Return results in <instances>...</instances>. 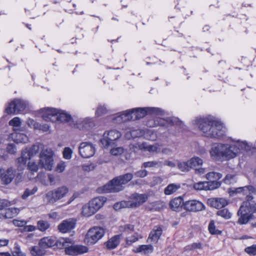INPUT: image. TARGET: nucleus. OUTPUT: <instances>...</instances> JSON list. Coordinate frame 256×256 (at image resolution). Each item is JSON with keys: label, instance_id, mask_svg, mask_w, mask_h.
Masks as SVG:
<instances>
[{"label": "nucleus", "instance_id": "1", "mask_svg": "<svg viewBox=\"0 0 256 256\" xmlns=\"http://www.w3.org/2000/svg\"><path fill=\"white\" fill-rule=\"evenodd\" d=\"M248 147L246 141L232 139L229 144H213L210 150V154L214 160H228L236 157Z\"/></svg>", "mask_w": 256, "mask_h": 256}, {"label": "nucleus", "instance_id": "2", "mask_svg": "<svg viewBox=\"0 0 256 256\" xmlns=\"http://www.w3.org/2000/svg\"><path fill=\"white\" fill-rule=\"evenodd\" d=\"M236 193L243 192L246 196V200L242 202L238 212V223L246 224L253 218V214L256 213V203L252 200L250 194H254L256 190L252 186L240 187L236 189Z\"/></svg>", "mask_w": 256, "mask_h": 256}, {"label": "nucleus", "instance_id": "3", "mask_svg": "<svg viewBox=\"0 0 256 256\" xmlns=\"http://www.w3.org/2000/svg\"><path fill=\"white\" fill-rule=\"evenodd\" d=\"M194 124L207 137L220 138L226 132L222 124L211 116L197 118L194 121Z\"/></svg>", "mask_w": 256, "mask_h": 256}, {"label": "nucleus", "instance_id": "4", "mask_svg": "<svg viewBox=\"0 0 256 256\" xmlns=\"http://www.w3.org/2000/svg\"><path fill=\"white\" fill-rule=\"evenodd\" d=\"M133 178L132 174L128 173L124 175L118 176L104 186L98 188L100 192H115L123 190V184L130 182Z\"/></svg>", "mask_w": 256, "mask_h": 256}, {"label": "nucleus", "instance_id": "5", "mask_svg": "<svg viewBox=\"0 0 256 256\" xmlns=\"http://www.w3.org/2000/svg\"><path fill=\"white\" fill-rule=\"evenodd\" d=\"M148 114L146 108H134L118 113L113 116L112 120L115 123H122L131 120H135L141 118Z\"/></svg>", "mask_w": 256, "mask_h": 256}, {"label": "nucleus", "instance_id": "6", "mask_svg": "<svg viewBox=\"0 0 256 256\" xmlns=\"http://www.w3.org/2000/svg\"><path fill=\"white\" fill-rule=\"evenodd\" d=\"M106 200L107 198L104 196L96 197L92 199L82 206L81 214L85 217L91 216L102 207Z\"/></svg>", "mask_w": 256, "mask_h": 256}, {"label": "nucleus", "instance_id": "7", "mask_svg": "<svg viewBox=\"0 0 256 256\" xmlns=\"http://www.w3.org/2000/svg\"><path fill=\"white\" fill-rule=\"evenodd\" d=\"M54 153L52 149L44 148L39 155L38 166L40 168L51 171L54 167Z\"/></svg>", "mask_w": 256, "mask_h": 256}, {"label": "nucleus", "instance_id": "8", "mask_svg": "<svg viewBox=\"0 0 256 256\" xmlns=\"http://www.w3.org/2000/svg\"><path fill=\"white\" fill-rule=\"evenodd\" d=\"M58 242L65 248V252L66 254L70 256H76L86 253L88 252L86 246L82 245H70V242L68 238H60Z\"/></svg>", "mask_w": 256, "mask_h": 256}, {"label": "nucleus", "instance_id": "9", "mask_svg": "<svg viewBox=\"0 0 256 256\" xmlns=\"http://www.w3.org/2000/svg\"><path fill=\"white\" fill-rule=\"evenodd\" d=\"M104 233L105 230L102 228L94 226L88 230L84 242L88 244H94L104 236Z\"/></svg>", "mask_w": 256, "mask_h": 256}, {"label": "nucleus", "instance_id": "10", "mask_svg": "<svg viewBox=\"0 0 256 256\" xmlns=\"http://www.w3.org/2000/svg\"><path fill=\"white\" fill-rule=\"evenodd\" d=\"M96 147L89 142H82L78 146V152L80 156L84 158L92 156L96 152Z\"/></svg>", "mask_w": 256, "mask_h": 256}, {"label": "nucleus", "instance_id": "11", "mask_svg": "<svg viewBox=\"0 0 256 256\" xmlns=\"http://www.w3.org/2000/svg\"><path fill=\"white\" fill-rule=\"evenodd\" d=\"M129 148L130 150L134 152L138 150L148 151L150 152H158L160 150V145L158 144L150 145L146 142L134 143L130 144Z\"/></svg>", "mask_w": 256, "mask_h": 256}, {"label": "nucleus", "instance_id": "12", "mask_svg": "<svg viewBox=\"0 0 256 256\" xmlns=\"http://www.w3.org/2000/svg\"><path fill=\"white\" fill-rule=\"evenodd\" d=\"M120 136L121 133L119 131L112 130L106 132L100 141L104 147H108L111 144L112 142L118 140Z\"/></svg>", "mask_w": 256, "mask_h": 256}, {"label": "nucleus", "instance_id": "13", "mask_svg": "<svg viewBox=\"0 0 256 256\" xmlns=\"http://www.w3.org/2000/svg\"><path fill=\"white\" fill-rule=\"evenodd\" d=\"M40 148L38 146H34L29 150H24L22 152V156L17 159L20 164L24 165L28 160L31 161L32 158L38 152Z\"/></svg>", "mask_w": 256, "mask_h": 256}, {"label": "nucleus", "instance_id": "14", "mask_svg": "<svg viewBox=\"0 0 256 256\" xmlns=\"http://www.w3.org/2000/svg\"><path fill=\"white\" fill-rule=\"evenodd\" d=\"M143 135L145 136L146 138L151 140H154L156 138V134L149 131L145 133L144 132L139 129L132 130V131H127L125 134V138L129 140L131 138L140 137Z\"/></svg>", "mask_w": 256, "mask_h": 256}, {"label": "nucleus", "instance_id": "15", "mask_svg": "<svg viewBox=\"0 0 256 256\" xmlns=\"http://www.w3.org/2000/svg\"><path fill=\"white\" fill-rule=\"evenodd\" d=\"M15 176V170L12 168L7 170L0 168V181L2 184H8Z\"/></svg>", "mask_w": 256, "mask_h": 256}, {"label": "nucleus", "instance_id": "16", "mask_svg": "<svg viewBox=\"0 0 256 256\" xmlns=\"http://www.w3.org/2000/svg\"><path fill=\"white\" fill-rule=\"evenodd\" d=\"M147 200L146 194L135 193L130 196L128 202L130 208H137L145 202Z\"/></svg>", "mask_w": 256, "mask_h": 256}, {"label": "nucleus", "instance_id": "17", "mask_svg": "<svg viewBox=\"0 0 256 256\" xmlns=\"http://www.w3.org/2000/svg\"><path fill=\"white\" fill-rule=\"evenodd\" d=\"M184 208L189 212H199L205 209V206L202 202L195 200L186 201L184 204Z\"/></svg>", "mask_w": 256, "mask_h": 256}, {"label": "nucleus", "instance_id": "18", "mask_svg": "<svg viewBox=\"0 0 256 256\" xmlns=\"http://www.w3.org/2000/svg\"><path fill=\"white\" fill-rule=\"evenodd\" d=\"M42 117L46 121L52 122L56 120V116L58 114V110L53 108H44L41 110Z\"/></svg>", "mask_w": 256, "mask_h": 256}, {"label": "nucleus", "instance_id": "19", "mask_svg": "<svg viewBox=\"0 0 256 256\" xmlns=\"http://www.w3.org/2000/svg\"><path fill=\"white\" fill-rule=\"evenodd\" d=\"M207 204L211 207L218 209L228 205V202L224 198H212L208 200Z\"/></svg>", "mask_w": 256, "mask_h": 256}, {"label": "nucleus", "instance_id": "20", "mask_svg": "<svg viewBox=\"0 0 256 256\" xmlns=\"http://www.w3.org/2000/svg\"><path fill=\"white\" fill-rule=\"evenodd\" d=\"M74 226L75 223L74 221L69 219L64 220L60 223L58 226V229L60 232L66 233L74 228Z\"/></svg>", "mask_w": 256, "mask_h": 256}, {"label": "nucleus", "instance_id": "21", "mask_svg": "<svg viewBox=\"0 0 256 256\" xmlns=\"http://www.w3.org/2000/svg\"><path fill=\"white\" fill-rule=\"evenodd\" d=\"M10 139L16 143H26L28 141V137L26 134L16 132L10 134Z\"/></svg>", "mask_w": 256, "mask_h": 256}, {"label": "nucleus", "instance_id": "22", "mask_svg": "<svg viewBox=\"0 0 256 256\" xmlns=\"http://www.w3.org/2000/svg\"><path fill=\"white\" fill-rule=\"evenodd\" d=\"M43 199L44 202L50 204H54L59 200L54 189L46 193L44 196Z\"/></svg>", "mask_w": 256, "mask_h": 256}, {"label": "nucleus", "instance_id": "23", "mask_svg": "<svg viewBox=\"0 0 256 256\" xmlns=\"http://www.w3.org/2000/svg\"><path fill=\"white\" fill-rule=\"evenodd\" d=\"M38 164L34 161H30L28 164V177L30 180H32L35 178L36 174L38 170Z\"/></svg>", "mask_w": 256, "mask_h": 256}, {"label": "nucleus", "instance_id": "24", "mask_svg": "<svg viewBox=\"0 0 256 256\" xmlns=\"http://www.w3.org/2000/svg\"><path fill=\"white\" fill-rule=\"evenodd\" d=\"M162 234V230L159 226H156L150 232L148 240L153 243H156L159 240Z\"/></svg>", "mask_w": 256, "mask_h": 256}, {"label": "nucleus", "instance_id": "25", "mask_svg": "<svg viewBox=\"0 0 256 256\" xmlns=\"http://www.w3.org/2000/svg\"><path fill=\"white\" fill-rule=\"evenodd\" d=\"M154 248L150 244L141 245L133 250V252L136 253H141L142 254H146L152 252Z\"/></svg>", "mask_w": 256, "mask_h": 256}, {"label": "nucleus", "instance_id": "26", "mask_svg": "<svg viewBox=\"0 0 256 256\" xmlns=\"http://www.w3.org/2000/svg\"><path fill=\"white\" fill-rule=\"evenodd\" d=\"M184 204L182 199L178 197L172 200L170 202V206L173 210L178 211L181 209Z\"/></svg>", "mask_w": 256, "mask_h": 256}, {"label": "nucleus", "instance_id": "27", "mask_svg": "<svg viewBox=\"0 0 256 256\" xmlns=\"http://www.w3.org/2000/svg\"><path fill=\"white\" fill-rule=\"evenodd\" d=\"M56 244L55 240L52 237H44L39 241V245L44 249L54 246Z\"/></svg>", "mask_w": 256, "mask_h": 256}, {"label": "nucleus", "instance_id": "28", "mask_svg": "<svg viewBox=\"0 0 256 256\" xmlns=\"http://www.w3.org/2000/svg\"><path fill=\"white\" fill-rule=\"evenodd\" d=\"M120 235H116L109 239L106 242V246L108 249L115 248L120 244Z\"/></svg>", "mask_w": 256, "mask_h": 256}, {"label": "nucleus", "instance_id": "29", "mask_svg": "<svg viewBox=\"0 0 256 256\" xmlns=\"http://www.w3.org/2000/svg\"><path fill=\"white\" fill-rule=\"evenodd\" d=\"M190 169H195L203 164V160L198 156H194L188 160Z\"/></svg>", "mask_w": 256, "mask_h": 256}, {"label": "nucleus", "instance_id": "30", "mask_svg": "<svg viewBox=\"0 0 256 256\" xmlns=\"http://www.w3.org/2000/svg\"><path fill=\"white\" fill-rule=\"evenodd\" d=\"M180 188L179 184H169L164 190V193L166 195H170L177 192Z\"/></svg>", "mask_w": 256, "mask_h": 256}, {"label": "nucleus", "instance_id": "31", "mask_svg": "<svg viewBox=\"0 0 256 256\" xmlns=\"http://www.w3.org/2000/svg\"><path fill=\"white\" fill-rule=\"evenodd\" d=\"M54 190L59 200L65 197L69 192L68 188L64 186L58 187Z\"/></svg>", "mask_w": 256, "mask_h": 256}, {"label": "nucleus", "instance_id": "32", "mask_svg": "<svg viewBox=\"0 0 256 256\" xmlns=\"http://www.w3.org/2000/svg\"><path fill=\"white\" fill-rule=\"evenodd\" d=\"M30 253L33 256H42L45 254V249L38 244L32 247Z\"/></svg>", "mask_w": 256, "mask_h": 256}, {"label": "nucleus", "instance_id": "33", "mask_svg": "<svg viewBox=\"0 0 256 256\" xmlns=\"http://www.w3.org/2000/svg\"><path fill=\"white\" fill-rule=\"evenodd\" d=\"M50 227V223L46 220H40L37 222L36 228L40 232H44Z\"/></svg>", "mask_w": 256, "mask_h": 256}, {"label": "nucleus", "instance_id": "34", "mask_svg": "<svg viewBox=\"0 0 256 256\" xmlns=\"http://www.w3.org/2000/svg\"><path fill=\"white\" fill-rule=\"evenodd\" d=\"M71 120L70 116L64 111L58 110V114L56 116V120L62 122H68Z\"/></svg>", "mask_w": 256, "mask_h": 256}, {"label": "nucleus", "instance_id": "35", "mask_svg": "<svg viewBox=\"0 0 256 256\" xmlns=\"http://www.w3.org/2000/svg\"><path fill=\"white\" fill-rule=\"evenodd\" d=\"M20 212L18 208H12L6 210L4 213L5 218H11L17 215Z\"/></svg>", "mask_w": 256, "mask_h": 256}, {"label": "nucleus", "instance_id": "36", "mask_svg": "<svg viewBox=\"0 0 256 256\" xmlns=\"http://www.w3.org/2000/svg\"><path fill=\"white\" fill-rule=\"evenodd\" d=\"M208 230L212 234H220L222 233L220 230L216 228L215 222L214 220L210 221L208 226Z\"/></svg>", "mask_w": 256, "mask_h": 256}, {"label": "nucleus", "instance_id": "37", "mask_svg": "<svg viewBox=\"0 0 256 256\" xmlns=\"http://www.w3.org/2000/svg\"><path fill=\"white\" fill-rule=\"evenodd\" d=\"M178 168L182 172H188L190 170L188 160L186 162L178 161Z\"/></svg>", "mask_w": 256, "mask_h": 256}, {"label": "nucleus", "instance_id": "38", "mask_svg": "<svg viewBox=\"0 0 256 256\" xmlns=\"http://www.w3.org/2000/svg\"><path fill=\"white\" fill-rule=\"evenodd\" d=\"M162 166V162L157 160L144 162L142 164V167L144 168H158Z\"/></svg>", "mask_w": 256, "mask_h": 256}, {"label": "nucleus", "instance_id": "39", "mask_svg": "<svg viewBox=\"0 0 256 256\" xmlns=\"http://www.w3.org/2000/svg\"><path fill=\"white\" fill-rule=\"evenodd\" d=\"M207 186L206 181L199 182L192 184V188L196 190H207Z\"/></svg>", "mask_w": 256, "mask_h": 256}, {"label": "nucleus", "instance_id": "40", "mask_svg": "<svg viewBox=\"0 0 256 256\" xmlns=\"http://www.w3.org/2000/svg\"><path fill=\"white\" fill-rule=\"evenodd\" d=\"M222 176L220 174L216 172H208L206 174V178L208 181L218 180Z\"/></svg>", "mask_w": 256, "mask_h": 256}, {"label": "nucleus", "instance_id": "41", "mask_svg": "<svg viewBox=\"0 0 256 256\" xmlns=\"http://www.w3.org/2000/svg\"><path fill=\"white\" fill-rule=\"evenodd\" d=\"M216 214L226 220L230 219L232 216V214L226 208L218 211Z\"/></svg>", "mask_w": 256, "mask_h": 256}, {"label": "nucleus", "instance_id": "42", "mask_svg": "<svg viewBox=\"0 0 256 256\" xmlns=\"http://www.w3.org/2000/svg\"><path fill=\"white\" fill-rule=\"evenodd\" d=\"M14 100L17 112L22 111L25 109L26 106L25 102L20 100Z\"/></svg>", "mask_w": 256, "mask_h": 256}, {"label": "nucleus", "instance_id": "43", "mask_svg": "<svg viewBox=\"0 0 256 256\" xmlns=\"http://www.w3.org/2000/svg\"><path fill=\"white\" fill-rule=\"evenodd\" d=\"M130 208V206H129L128 200H123L118 202L116 203L114 205V208L116 210H120L121 208Z\"/></svg>", "mask_w": 256, "mask_h": 256}, {"label": "nucleus", "instance_id": "44", "mask_svg": "<svg viewBox=\"0 0 256 256\" xmlns=\"http://www.w3.org/2000/svg\"><path fill=\"white\" fill-rule=\"evenodd\" d=\"M5 112L8 114H14L17 112L14 100L12 101L6 108Z\"/></svg>", "mask_w": 256, "mask_h": 256}, {"label": "nucleus", "instance_id": "45", "mask_svg": "<svg viewBox=\"0 0 256 256\" xmlns=\"http://www.w3.org/2000/svg\"><path fill=\"white\" fill-rule=\"evenodd\" d=\"M119 230L122 232L130 233L134 230V226L132 224H125L120 226Z\"/></svg>", "mask_w": 256, "mask_h": 256}, {"label": "nucleus", "instance_id": "46", "mask_svg": "<svg viewBox=\"0 0 256 256\" xmlns=\"http://www.w3.org/2000/svg\"><path fill=\"white\" fill-rule=\"evenodd\" d=\"M206 183L208 184V186H206L207 190H213L216 188H217L220 185V182H218V180L208 181L206 182Z\"/></svg>", "mask_w": 256, "mask_h": 256}, {"label": "nucleus", "instance_id": "47", "mask_svg": "<svg viewBox=\"0 0 256 256\" xmlns=\"http://www.w3.org/2000/svg\"><path fill=\"white\" fill-rule=\"evenodd\" d=\"M9 124L12 126L14 130L16 131L17 128L20 126L21 120L19 118L15 117L10 121Z\"/></svg>", "mask_w": 256, "mask_h": 256}, {"label": "nucleus", "instance_id": "48", "mask_svg": "<svg viewBox=\"0 0 256 256\" xmlns=\"http://www.w3.org/2000/svg\"><path fill=\"white\" fill-rule=\"evenodd\" d=\"M12 256H26V254L21 250L20 246L16 243L14 244V250L12 252Z\"/></svg>", "mask_w": 256, "mask_h": 256}, {"label": "nucleus", "instance_id": "49", "mask_svg": "<svg viewBox=\"0 0 256 256\" xmlns=\"http://www.w3.org/2000/svg\"><path fill=\"white\" fill-rule=\"evenodd\" d=\"M110 154L114 156L122 154L124 152V149L122 147H116L112 148L110 150Z\"/></svg>", "mask_w": 256, "mask_h": 256}, {"label": "nucleus", "instance_id": "50", "mask_svg": "<svg viewBox=\"0 0 256 256\" xmlns=\"http://www.w3.org/2000/svg\"><path fill=\"white\" fill-rule=\"evenodd\" d=\"M38 190V188L36 187H34L32 189H26L24 194L22 196V198L24 199L26 198L28 196L35 194Z\"/></svg>", "mask_w": 256, "mask_h": 256}, {"label": "nucleus", "instance_id": "51", "mask_svg": "<svg viewBox=\"0 0 256 256\" xmlns=\"http://www.w3.org/2000/svg\"><path fill=\"white\" fill-rule=\"evenodd\" d=\"M197 248H202V244L200 243H193L188 245L184 248V250L185 251H190Z\"/></svg>", "mask_w": 256, "mask_h": 256}, {"label": "nucleus", "instance_id": "52", "mask_svg": "<svg viewBox=\"0 0 256 256\" xmlns=\"http://www.w3.org/2000/svg\"><path fill=\"white\" fill-rule=\"evenodd\" d=\"M244 252L249 255H256V244H253L244 248Z\"/></svg>", "mask_w": 256, "mask_h": 256}, {"label": "nucleus", "instance_id": "53", "mask_svg": "<svg viewBox=\"0 0 256 256\" xmlns=\"http://www.w3.org/2000/svg\"><path fill=\"white\" fill-rule=\"evenodd\" d=\"M142 236L138 234H135L132 236L128 238L126 240V243L128 244H132L136 242L139 238H142Z\"/></svg>", "mask_w": 256, "mask_h": 256}, {"label": "nucleus", "instance_id": "54", "mask_svg": "<svg viewBox=\"0 0 256 256\" xmlns=\"http://www.w3.org/2000/svg\"><path fill=\"white\" fill-rule=\"evenodd\" d=\"M66 166V165L65 162H60L57 164L55 168V171L59 173L62 172L64 170Z\"/></svg>", "mask_w": 256, "mask_h": 256}, {"label": "nucleus", "instance_id": "55", "mask_svg": "<svg viewBox=\"0 0 256 256\" xmlns=\"http://www.w3.org/2000/svg\"><path fill=\"white\" fill-rule=\"evenodd\" d=\"M148 114H163L162 110L158 108H146Z\"/></svg>", "mask_w": 256, "mask_h": 256}, {"label": "nucleus", "instance_id": "56", "mask_svg": "<svg viewBox=\"0 0 256 256\" xmlns=\"http://www.w3.org/2000/svg\"><path fill=\"white\" fill-rule=\"evenodd\" d=\"M72 150L70 148H66L63 151V156L65 159L70 160L72 158Z\"/></svg>", "mask_w": 256, "mask_h": 256}, {"label": "nucleus", "instance_id": "57", "mask_svg": "<svg viewBox=\"0 0 256 256\" xmlns=\"http://www.w3.org/2000/svg\"><path fill=\"white\" fill-rule=\"evenodd\" d=\"M95 168V166L94 164H86L82 165V169L84 172H90Z\"/></svg>", "mask_w": 256, "mask_h": 256}, {"label": "nucleus", "instance_id": "58", "mask_svg": "<svg viewBox=\"0 0 256 256\" xmlns=\"http://www.w3.org/2000/svg\"><path fill=\"white\" fill-rule=\"evenodd\" d=\"M226 184H230L236 182L234 176L232 174L227 175L224 179Z\"/></svg>", "mask_w": 256, "mask_h": 256}, {"label": "nucleus", "instance_id": "59", "mask_svg": "<svg viewBox=\"0 0 256 256\" xmlns=\"http://www.w3.org/2000/svg\"><path fill=\"white\" fill-rule=\"evenodd\" d=\"M106 108L104 106H99L96 112V114L98 116H99L106 113Z\"/></svg>", "mask_w": 256, "mask_h": 256}, {"label": "nucleus", "instance_id": "60", "mask_svg": "<svg viewBox=\"0 0 256 256\" xmlns=\"http://www.w3.org/2000/svg\"><path fill=\"white\" fill-rule=\"evenodd\" d=\"M148 174L147 170H141L138 171H137L135 172L134 175L136 177L138 178H144Z\"/></svg>", "mask_w": 256, "mask_h": 256}, {"label": "nucleus", "instance_id": "61", "mask_svg": "<svg viewBox=\"0 0 256 256\" xmlns=\"http://www.w3.org/2000/svg\"><path fill=\"white\" fill-rule=\"evenodd\" d=\"M14 224L17 226H24L28 222L24 220H14L12 221Z\"/></svg>", "mask_w": 256, "mask_h": 256}, {"label": "nucleus", "instance_id": "62", "mask_svg": "<svg viewBox=\"0 0 256 256\" xmlns=\"http://www.w3.org/2000/svg\"><path fill=\"white\" fill-rule=\"evenodd\" d=\"M163 181V178L161 176H154L152 178V182L151 184L152 186L160 184Z\"/></svg>", "mask_w": 256, "mask_h": 256}, {"label": "nucleus", "instance_id": "63", "mask_svg": "<svg viewBox=\"0 0 256 256\" xmlns=\"http://www.w3.org/2000/svg\"><path fill=\"white\" fill-rule=\"evenodd\" d=\"M7 152L10 154H14L16 152V148L14 144H10L6 148Z\"/></svg>", "mask_w": 256, "mask_h": 256}, {"label": "nucleus", "instance_id": "64", "mask_svg": "<svg viewBox=\"0 0 256 256\" xmlns=\"http://www.w3.org/2000/svg\"><path fill=\"white\" fill-rule=\"evenodd\" d=\"M11 205L10 202L6 200H0V210L3 209L5 207Z\"/></svg>", "mask_w": 256, "mask_h": 256}]
</instances>
